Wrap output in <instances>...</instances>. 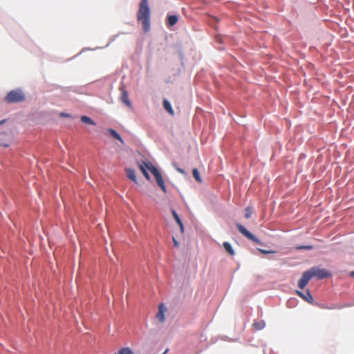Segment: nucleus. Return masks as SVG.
<instances>
[{
    "mask_svg": "<svg viewBox=\"0 0 354 354\" xmlns=\"http://www.w3.org/2000/svg\"><path fill=\"white\" fill-rule=\"evenodd\" d=\"M171 213H172V215H173L175 221L179 225L181 232L183 233L184 231V227H183V224L181 219L180 218V217L178 216V214L176 213V212L175 210H172Z\"/></svg>",
    "mask_w": 354,
    "mask_h": 354,
    "instance_id": "obj_12",
    "label": "nucleus"
},
{
    "mask_svg": "<svg viewBox=\"0 0 354 354\" xmlns=\"http://www.w3.org/2000/svg\"><path fill=\"white\" fill-rule=\"evenodd\" d=\"M311 279L312 275L310 274L309 270H308L306 272H304L301 279L298 281L299 288L300 289H304Z\"/></svg>",
    "mask_w": 354,
    "mask_h": 354,
    "instance_id": "obj_6",
    "label": "nucleus"
},
{
    "mask_svg": "<svg viewBox=\"0 0 354 354\" xmlns=\"http://www.w3.org/2000/svg\"><path fill=\"white\" fill-rule=\"evenodd\" d=\"M26 99L24 92L19 89H15L10 91L5 97L7 103H16L24 101Z\"/></svg>",
    "mask_w": 354,
    "mask_h": 354,
    "instance_id": "obj_3",
    "label": "nucleus"
},
{
    "mask_svg": "<svg viewBox=\"0 0 354 354\" xmlns=\"http://www.w3.org/2000/svg\"><path fill=\"white\" fill-rule=\"evenodd\" d=\"M108 131L109 133L111 134V136L112 137H113L114 138L118 140L119 141H120L122 144H124V140H122V138H121V136L118 134V133L115 131L114 129H108Z\"/></svg>",
    "mask_w": 354,
    "mask_h": 354,
    "instance_id": "obj_15",
    "label": "nucleus"
},
{
    "mask_svg": "<svg viewBox=\"0 0 354 354\" xmlns=\"http://www.w3.org/2000/svg\"><path fill=\"white\" fill-rule=\"evenodd\" d=\"M167 351H168V349L165 350V351L163 354H165Z\"/></svg>",
    "mask_w": 354,
    "mask_h": 354,
    "instance_id": "obj_29",
    "label": "nucleus"
},
{
    "mask_svg": "<svg viewBox=\"0 0 354 354\" xmlns=\"http://www.w3.org/2000/svg\"><path fill=\"white\" fill-rule=\"evenodd\" d=\"M178 171H179L180 173H184V171H183V169H178Z\"/></svg>",
    "mask_w": 354,
    "mask_h": 354,
    "instance_id": "obj_28",
    "label": "nucleus"
},
{
    "mask_svg": "<svg viewBox=\"0 0 354 354\" xmlns=\"http://www.w3.org/2000/svg\"><path fill=\"white\" fill-rule=\"evenodd\" d=\"M350 276L351 277H354V271H352V272H350Z\"/></svg>",
    "mask_w": 354,
    "mask_h": 354,
    "instance_id": "obj_27",
    "label": "nucleus"
},
{
    "mask_svg": "<svg viewBox=\"0 0 354 354\" xmlns=\"http://www.w3.org/2000/svg\"><path fill=\"white\" fill-rule=\"evenodd\" d=\"M259 251L261 253V254H274L276 252L275 251H273V250H263V249H259Z\"/></svg>",
    "mask_w": 354,
    "mask_h": 354,
    "instance_id": "obj_24",
    "label": "nucleus"
},
{
    "mask_svg": "<svg viewBox=\"0 0 354 354\" xmlns=\"http://www.w3.org/2000/svg\"><path fill=\"white\" fill-rule=\"evenodd\" d=\"M308 270L312 275V278L315 277L318 279H324L330 276V274L327 270L319 267H313Z\"/></svg>",
    "mask_w": 354,
    "mask_h": 354,
    "instance_id": "obj_4",
    "label": "nucleus"
},
{
    "mask_svg": "<svg viewBox=\"0 0 354 354\" xmlns=\"http://www.w3.org/2000/svg\"><path fill=\"white\" fill-rule=\"evenodd\" d=\"M166 311H167V308L165 307V304H160L158 306V313L156 315L157 319L160 322H165V313Z\"/></svg>",
    "mask_w": 354,
    "mask_h": 354,
    "instance_id": "obj_7",
    "label": "nucleus"
},
{
    "mask_svg": "<svg viewBox=\"0 0 354 354\" xmlns=\"http://www.w3.org/2000/svg\"><path fill=\"white\" fill-rule=\"evenodd\" d=\"M147 162H143V164L142 165H140V169L141 170L142 173L143 174V175L145 176V177L147 179V180H149L150 179V176L147 171V167L145 166V163Z\"/></svg>",
    "mask_w": 354,
    "mask_h": 354,
    "instance_id": "obj_16",
    "label": "nucleus"
},
{
    "mask_svg": "<svg viewBox=\"0 0 354 354\" xmlns=\"http://www.w3.org/2000/svg\"><path fill=\"white\" fill-rule=\"evenodd\" d=\"M115 354H134L133 351L129 348H122L117 353Z\"/></svg>",
    "mask_w": 354,
    "mask_h": 354,
    "instance_id": "obj_21",
    "label": "nucleus"
},
{
    "mask_svg": "<svg viewBox=\"0 0 354 354\" xmlns=\"http://www.w3.org/2000/svg\"><path fill=\"white\" fill-rule=\"evenodd\" d=\"M147 162H143V164L142 165H140V169L141 170L142 173L143 174V175L145 176V177L147 179V180H149L150 179V176L147 171V167L145 166V163Z\"/></svg>",
    "mask_w": 354,
    "mask_h": 354,
    "instance_id": "obj_17",
    "label": "nucleus"
},
{
    "mask_svg": "<svg viewBox=\"0 0 354 354\" xmlns=\"http://www.w3.org/2000/svg\"><path fill=\"white\" fill-rule=\"evenodd\" d=\"M297 294L301 297L304 300L308 301V303L312 304L313 301V297L310 293L308 290H307L305 293L301 292L300 291H297Z\"/></svg>",
    "mask_w": 354,
    "mask_h": 354,
    "instance_id": "obj_8",
    "label": "nucleus"
},
{
    "mask_svg": "<svg viewBox=\"0 0 354 354\" xmlns=\"http://www.w3.org/2000/svg\"><path fill=\"white\" fill-rule=\"evenodd\" d=\"M137 19L142 21L143 30L145 32H147L150 29V9L148 6V0H141Z\"/></svg>",
    "mask_w": 354,
    "mask_h": 354,
    "instance_id": "obj_1",
    "label": "nucleus"
},
{
    "mask_svg": "<svg viewBox=\"0 0 354 354\" xmlns=\"http://www.w3.org/2000/svg\"><path fill=\"white\" fill-rule=\"evenodd\" d=\"M163 106L164 109L171 115H174V111L171 107L170 102L167 100H164L163 101Z\"/></svg>",
    "mask_w": 354,
    "mask_h": 354,
    "instance_id": "obj_14",
    "label": "nucleus"
},
{
    "mask_svg": "<svg viewBox=\"0 0 354 354\" xmlns=\"http://www.w3.org/2000/svg\"><path fill=\"white\" fill-rule=\"evenodd\" d=\"M61 115L63 117H70V115L68 113H62Z\"/></svg>",
    "mask_w": 354,
    "mask_h": 354,
    "instance_id": "obj_26",
    "label": "nucleus"
},
{
    "mask_svg": "<svg viewBox=\"0 0 354 354\" xmlns=\"http://www.w3.org/2000/svg\"><path fill=\"white\" fill-rule=\"evenodd\" d=\"M223 246L225 252H227L230 255L234 256L235 254V252L230 243L224 242L223 243Z\"/></svg>",
    "mask_w": 354,
    "mask_h": 354,
    "instance_id": "obj_10",
    "label": "nucleus"
},
{
    "mask_svg": "<svg viewBox=\"0 0 354 354\" xmlns=\"http://www.w3.org/2000/svg\"><path fill=\"white\" fill-rule=\"evenodd\" d=\"M296 249L297 250H310L313 249V246L312 245H300V246H297Z\"/></svg>",
    "mask_w": 354,
    "mask_h": 354,
    "instance_id": "obj_22",
    "label": "nucleus"
},
{
    "mask_svg": "<svg viewBox=\"0 0 354 354\" xmlns=\"http://www.w3.org/2000/svg\"><path fill=\"white\" fill-rule=\"evenodd\" d=\"M253 326L257 330H261V329H263L266 326V323H265L264 321L261 320V321H259V322H254L253 324Z\"/></svg>",
    "mask_w": 354,
    "mask_h": 354,
    "instance_id": "obj_20",
    "label": "nucleus"
},
{
    "mask_svg": "<svg viewBox=\"0 0 354 354\" xmlns=\"http://www.w3.org/2000/svg\"><path fill=\"white\" fill-rule=\"evenodd\" d=\"M236 227L239 232L242 234L244 236H245L249 240L252 241L253 242L260 244V240L254 236L251 232H250L244 226H243L240 223H236Z\"/></svg>",
    "mask_w": 354,
    "mask_h": 354,
    "instance_id": "obj_5",
    "label": "nucleus"
},
{
    "mask_svg": "<svg viewBox=\"0 0 354 354\" xmlns=\"http://www.w3.org/2000/svg\"><path fill=\"white\" fill-rule=\"evenodd\" d=\"M121 100L126 105L131 106V102L128 97V92L124 89L122 91Z\"/></svg>",
    "mask_w": 354,
    "mask_h": 354,
    "instance_id": "obj_13",
    "label": "nucleus"
},
{
    "mask_svg": "<svg viewBox=\"0 0 354 354\" xmlns=\"http://www.w3.org/2000/svg\"><path fill=\"white\" fill-rule=\"evenodd\" d=\"M145 166L147 167L148 170H149L153 175L158 185L160 187V188L162 190L164 193H166V185L159 170L155 166H153V165L149 161H147V162L145 163Z\"/></svg>",
    "mask_w": 354,
    "mask_h": 354,
    "instance_id": "obj_2",
    "label": "nucleus"
},
{
    "mask_svg": "<svg viewBox=\"0 0 354 354\" xmlns=\"http://www.w3.org/2000/svg\"><path fill=\"white\" fill-rule=\"evenodd\" d=\"M178 20V17L177 15H169L167 17V26L168 27H171L174 26Z\"/></svg>",
    "mask_w": 354,
    "mask_h": 354,
    "instance_id": "obj_9",
    "label": "nucleus"
},
{
    "mask_svg": "<svg viewBox=\"0 0 354 354\" xmlns=\"http://www.w3.org/2000/svg\"><path fill=\"white\" fill-rule=\"evenodd\" d=\"M173 242H174V247H176V248L179 247V243L174 237H173Z\"/></svg>",
    "mask_w": 354,
    "mask_h": 354,
    "instance_id": "obj_25",
    "label": "nucleus"
},
{
    "mask_svg": "<svg viewBox=\"0 0 354 354\" xmlns=\"http://www.w3.org/2000/svg\"><path fill=\"white\" fill-rule=\"evenodd\" d=\"M192 175L194 176V178H195V180L201 183H202V179L200 176V174H199V171L198 170L196 169V168H194L193 170H192Z\"/></svg>",
    "mask_w": 354,
    "mask_h": 354,
    "instance_id": "obj_19",
    "label": "nucleus"
},
{
    "mask_svg": "<svg viewBox=\"0 0 354 354\" xmlns=\"http://www.w3.org/2000/svg\"><path fill=\"white\" fill-rule=\"evenodd\" d=\"M126 171L127 177L134 183H137V178L135 171L133 169L129 168L126 169Z\"/></svg>",
    "mask_w": 354,
    "mask_h": 354,
    "instance_id": "obj_11",
    "label": "nucleus"
},
{
    "mask_svg": "<svg viewBox=\"0 0 354 354\" xmlns=\"http://www.w3.org/2000/svg\"><path fill=\"white\" fill-rule=\"evenodd\" d=\"M81 121L85 124L95 125V122L91 118L86 115L82 116Z\"/></svg>",
    "mask_w": 354,
    "mask_h": 354,
    "instance_id": "obj_18",
    "label": "nucleus"
},
{
    "mask_svg": "<svg viewBox=\"0 0 354 354\" xmlns=\"http://www.w3.org/2000/svg\"><path fill=\"white\" fill-rule=\"evenodd\" d=\"M251 215H252V212L250 210V208L249 207H246L245 208V218H250Z\"/></svg>",
    "mask_w": 354,
    "mask_h": 354,
    "instance_id": "obj_23",
    "label": "nucleus"
}]
</instances>
